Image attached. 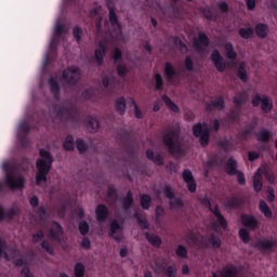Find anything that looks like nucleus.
<instances>
[{"instance_id":"f257e3e1","label":"nucleus","mask_w":277,"mask_h":277,"mask_svg":"<svg viewBox=\"0 0 277 277\" xmlns=\"http://www.w3.org/2000/svg\"><path fill=\"white\" fill-rule=\"evenodd\" d=\"M40 158L36 161L37 173H36V185L40 186L42 183H47L49 172L53 168V155L47 149H39Z\"/></svg>"},{"instance_id":"f03ea898","label":"nucleus","mask_w":277,"mask_h":277,"mask_svg":"<svg viewBox=\"0 0 277 277\" xmlns=\"http://www.w3.org/2000/svg\"><path fill=\"white\" fill-rule=\"evenodd\" d=\"M2 168L5 172V180L4 183L9 189L12 192L16 189H24L25 188V177L23 175L14 176V171L16 170V164L4 162Z\"/></svg>"},{"instance_id":"7ed1b4c3","label":"nucleus","mask_w":277,"mask_h":277,"mask_svg":"<svg viewBox=\"0 0 277 277\" xmlns=\"http://www.w3.org/2000/svg\"><path fill=\"white\" fill-rule=\"evenodd\" d=\"M179 137H181V129L179 128H171L168 133L162 135V144L168 148L170 155H181L183 153L181 145L174 141Z\"/></svg>"},{"instance_id":"20e7f679","label":"nucleus","mask_w":277,"mask_h":277,"mask_svg":"<svg viewBox=\"0 0 277 277\" xmlns=\"http://www.w3.org/2000/svg\"><path fill=\"white\" fill-rule=\"evenodd\" d=\"M54 114L61 122H79V114L72 105H55Z\"/></svg>"},{"instance_id":"39448f33","label":"nucleus","mask_w":277,"mask_h":277,"mask_svg":"<svg viewBox=\"0 0 277 277\" xmlns=\"http://www.w3.org/2000/svg\"><path fill=\"white\" fill-rule=\"evenodd\" d=\"M251 104L252 107H259L260 105V108L263 111V114H269L272 109H274V102L271 100L269 96L265 94L261 96V94L255 93L252 96Z\"/></svg>"},{"instance_id":"423d86ee","label":"nucleus","mask_w":277,"mask_h":277,"mask_svg":"<svg viewBox=\"0 0 277 277\" xmlns=\"http://www.w3.org/2000/svg\"><path fill=\"white\" fill-rule=\"evenodd\" d=\"M63 81L68 85V88H75L79 80L81 79V70L79 67L69 66L63 71Z\"/></svg>"},{"instance_id":"0eeeda50","label":"nucleus","mask_w":277,"mask_h":277,"mask_svg":"<svg viewBox=\"0 0 277 277\" xmlns=\"http://www.w3.org/2000/svg\"><path fill=\"white\" fill-rule=\"evenodd\" d=\"M193 135L199 137V143L203 148L209 146V141L211 140V130L207 127H202V123L198 122L193 126Z\"/></svg>"},{"instance_id":"6e6552de","label":"nucleus","mask_w":277,"mask_h":277,"mask_svg":"<svg viewBox=\"0 0 277 277\" xmlns=\"http://www.w3.org/2000/svg\"><path fill=\"white\" fill-rule=\"evenodd\" d=\"M31 131V127L29 126V122L23 121L18 126L17 135H18V142L19 146L22 148H29V133Z\"/></svg>"},{"instance_id":"1a4fd4ad","label":"nucleus","mask_w":277,"mask_h":277,"mask_svg":"<svg viewBox=\"0 0 277 277\" xmlns=\"http://www.w3.org/2000/svg\"><path fill=\"white\" fill-rule=\"evenodd\" d=\"M108 10V18L109 23L113 27V31L117 37L122 36V24H120V21L118 19V15L116 14V9L114 6L107 4Z\"/></svg>"},{"instance_id":"9d476101","label":"nucleus","mask_w":277,"mask_h":277,"mask_svg":"<svg viewBox=\"0 0 277 277\" xmlns=\"http://www.w3.org/2000/svg\"><path fill=\"white\" fill-rule=\"evenodd\" d=\"M210 44L209 37L205 32H199L198 36L193 40V47L198 53H202Z\"/></svg>"},{"instance_id":"9b49d317","label":"nucleus","mask_w":277,"mask_h":277,"mask_svg":"<svg viewBox=\"0 0 277 277\" xmlns=\"http://www.w3.org/2000/svg\"><path fill=\"white\" fill-rule=\"evenodd\" d=\"M209 211L213 213L214 217H216L219 222V225L215 223L212 224L213 228H217V226H220L221 228H223V230H226L228 228V221H226L222 212H220V207L215 206L214 208H212L211 203H209Z\"/></svg>"},{"instance_id":"f8f14e48","label":"nucleus","mask_w":277,"mask_h":277,"mask_svg":"<svg viewBox=\"0 0 277 277\" xmlns=\"http://www.w3.org/2000/svg\"><path fill=\"white\" fill-rule=\"evenodd\" d=\"M49 233L52 241H57V243L62 242V237H64V227H62V224L57 221L52 222Z\"/></svg>"},{"instance_id":"ddd939ff","label":"nucleus","mask_w":277,"mask_h":277,"mask_svg":"<svg viewBox=\"0 0 277 277\" xmlns=\"http://www.w3.org/2000/svg\"><path fill=\"white\" fill-rule=\"evenodd\" d=\"M108 236L113 237V239L117 241V243H120V241H122V225H120L117 220H114L110 223Z\"/></svg>"},{"instance_id":"4468645a","label":"nucleus","mask_w":277,"mask_h":277,"mask_svg":"<svg viewBox=\"0 0 277 277\" xmlns=\"http://www.w3.org/2000/svg\"><path fill=\"white\" fill-rule=\"evenodd\" d=\"M213 277H239V268L233 264H229L223 267L222 271L213 273Z\"/></svg>"},{"instance_id":"2eb2a0df","label":"nucleus","mask_w":277,"mask_h":277,"mask_svg":"<svg viewBox=\"0 0 277 277\" xmlns=\"http://www.w3.org/2000/svg\"><path fill=\"white\" fill-rule=\"evenodd\" d=\"M210 60L219 72H224V70H226V63H224V57L220 54V51L213 50Z\"/></svg>"},{"instance_id":"dca6fc26","label":"nucleus","mask_w":277,"mask_h":277,"mask_svg":"<svg viewBox=\"0 0 277 277\" xmlns=\"http://www.w3.org/2000/svg\"><path fill=\"white\" fill-rule=\"evenodd\" d=\"M179 76V72L176 71V67L172 65L170 62H166L163 66V77L168 83H172L174 81V78Z\"/></svg>"},{"instance_id":"f3484780","label":"nucleus","mask_w":277,"mask_h":277,"mask_svg":"<svg viewBox=\"0 0 277 277\" xmlns=\"http://www.w3.org/2000/svg\"><path fill=\"white\" fill-rule=\"evenodd\" d=\"M105 55H107V42L100 41L98 48L94 52V57L97 66H103V61L105 60Z\"/></svg>"},{"instance_id":"a211bd4d","label":"nucleus","mask_w":277,"mask_h":277,"mask_svg":"<svg viewBox=\"0 0 277 277\" xmlns=\"http://www.w3.org/2000/svg\"><path fill=\"white\" fill-rule=\"evenodd\" d=\"M95 217L101 224L107 222V217H109V209L107 206L103 203L97 205L95 208Z\"/></svg>"},{"instance_id":"6ab92c4d","label":"nucleus","mask_w":277,"mask_h":277,"mask_svg":"<svg viewBox=\"0 0 277 277\" xmlns=\"http://www.w3.org/2000/svg\"><path fill=\"white\" fill-rule=\"evenodd\" d=\"M241 222L246 228H249V230H256V228H259V220H256L254 215L242 214Z\"/></svg>"},{"instance_id":"aec40b11","label":"nucleus","mask_w":277,"mask_h":277,"mask_svg":"<svg viewBox=\"0 0 277 277\" xmlns=\"http://www.w3.org/2000/svg\"><path fill=\"white\" fill-rule=\"evenodd\" d=\"M277 246V240H259L254 248H256V250H260L261 252H266L267 250L271 251L272 249L276 248Z\"/></svg>"},{"instance_id":"412c9836","label":"nucleus","mask_w":277,"mask_h":277,"mask_svg":"<svg viewBox=\"0 0 277 277\" xmlns=\"http://www.w3.org/2000/svg\"><path fill=\"white\" fill-rule=\"evenodd\" d=\"M243 205V199L237 196H229L225 199V207L227 209H239Z\"/></svg>"},{"instance_id":"4be33fe9","label":"nucleus","mask_w":277,"mask_h":277,"mask_svg":"<svg viewBox=\"0 0 277 277\" xmlns=\"http://www.w3.org/2000/svg\"><path fill=\"white\" fill-rule=\"evenodd\" d=\"M255 137L258 142H261L262 144L269 143V140L274 137V133L265 128L261 129L256 134Z\"/></svg>"},{"instance_id":"5701e85b","label":"nucleus","mask_w":277,"mask_h":277,"mask_svg":"<svg viewBox=\"0 0 277 277\" xmlns=\"http://www.w3.org/2000/svg\"><path fill=\"white\" fill-rule=\"evenodd\" d=\"M247 101H248V94L246 92L236 94L233 97V103H234L235 109L237 111H241V107H242V105H246Z\"/></svg>"},{"instance_id":"b1692460","label":"nucleus","mask_w":277,"mask_h":277,"mask_svg":"<svg viewBox=\"0 0 277 277\" xmlns=\"http://www.w3.org/2000/svg\"><path fill=\"white\" fill-rule=\"evenodd\" d=\"M265 176L266 181H268V183H271L273 185V183H275L276 181V176H274V172L269 171V169H267V166L264 167H260L256 170V176Z\"/></svg>"},{"instance_id":"393cba45","label":"nucleus","mask_w":277,"mask_h":277,"mask_svg":"<svg viewBox=\"0 0 277 277\" xmlns=\"http://www.w3.org/2000/svg\"><path fill=\"white\" fill-rule=\"evenodd\" d=\"M145 239L153 246L154 248H161V245L163 243V240H161V237L150 234L146 232L145 234Z\"/></svg>"},{"instance_id":"a878e982","label":"nucleus","mask_w":277,"mask_h":277,"mask_svg":"<svg viewBox=\"0 0 277 277\" xmlns=\"http://www.w3.org/2000/svg\"><path fill=\"white\" fill-rule=\"evenodd\" d=\"M207 246L212 250H219V248H222V239L212 233L207 239Z\"/></svg>"},{"instance_id":"bb28decb","label":"nucleus","mask_w":277,"mask_h":277,"mask_svg":"<svg viewBox=\"0 0 277 277\" xmlns=\"http://www.w3.org/2000/svg\"><path fill=\"white\" fill-rule=\"evenodd\" d=\"M255 34L258 38L265 39L267 38V34H269V26L264 23H259L255 25Z\"/></svg>"},{"instance_id":"cd10ccee","label":"nucleus","mask_w":277,"mask_h":277,"mask_svg":"<svg viewBox=\"0 0 277 277\" xmlns=\"http://www.w3.org/2000/svg\"><path fill=\"white\" fill-rule=\"evenodd\" d=\"M115 109L117 114L120 116H124V111H127V100L124 96L118 97L115 102Z\"/></svg>"},{"instance_id":"c85d7f7f","label":"nucleus","mask_w":277,"mask_h":277,"mask_svg":"<svg viewBox=\"0 0 277 277\" xmlns=\"http://www.w3.org/2000/svg\"><path fill=\"white\" fill-rule=\"evenodd\" d=\"M50 92L53 94L54 98H60V82L56 78L51 77L49 79Z\"/></svg>"},{"instance_id":"c756f323","label":"nucleus","mask_w":277,"mask_h":277,"mask_svg":"<svg viewBox=\"0 0 277 277\" xmlns=\"http://www.w3.org/2000/svg\"><path fill=\"white\" fill-rule=\"evenodd\" d=\"M238 172L239 170H237V160H235L234 158H229L226 164V173L229 176H235Z\"/></svg>"},{"instance_id":"7c9ffc66","label":"nucleus","mask_w":277,"mask_h":277,"mask_svg":"<svg viewBox=\"0 0 277 277\" xmlns=\"http://www.w3.org/2000/svg\"><path fill=\"white\" fill-rule=\"evenodd\" d=\"M161 100L163 101L166 107H168V109H170L171 111H174V114H179V111H181V108H179V105L173 103V101H172V98H170V96L162 95Z\"/></svg>"},{"instance_id":"2f4dec72","label":"nucleus","mask_w":277,"mask_h":277,"mask_svg":"<svg viewBox=\"0 0 277 277\" xmlns=\"http://www.w3.org/2000/svg\"><path fill=\"white\" fill-rule=\"evenodd\" d=\"M87 129H89L90 133H96L98 131V120L93 117H87L85 119Z\"/></svg>"},{"instance_id":"473e14b6","label":"nucleus","mask_w":277,"mask_h":277,"mask_svg":"<svg viewBox=\"0 0 277 277\" xmlns=\"http://www.w3.org/2000/svg\"><path fill=\"white\" fill-rule=\"evenodd\" d=\"M140 202L142 209H144V211H148V209H150V205H153V198L148 194H141Z\"/></svg>"},{"instance_id":"72a5a7b5","label":"nucleus","mask_w":277,"mask_h":277,"mask_svg":"<svg viewBox=\"0 0 277 277\" xmlns=\"http://www.w3.org/2000/svg\"><path fill=\"white\" fill-rule=\"evenodd\" d=\"M238 36H240L242 40H250V38L254 37V28H252L251 26L247 28H239Z\"/></svg>"},{"instance_id":"f704fd0d","label":"nucleus","mask_w":277,"mask_h":277,"mask_svg":"<svg viewBox=\"0 0 277 277\" xmlns=\"http://www.w3.org/2000/svg\"><path fill=\"white\" fill-rule=\"evenodd\" d=\"M254 129H256V121H253L246 127V129L239 134L240 140H245V142H248V137H250Z\"/></svg>"},{"instance_id":"c9c22d12","label":"nucleus","mask_w":277,"mask_h":277,"mask_svg":"<svg viewBox=\"0 0 277 277\" xmlns=\"http://www.w3.org/2000/svg\"><path fill=\"white\" fill-rule=\"evenodd\" d=\"M259 209L261 211V213H263V215L267 219H272L274 213L272 212V209L269 208V206H267V202H265V200H260L259 202Z\"/></svg>"},{"instance_id":"e433bc0d","label":"nucleus","mask_w":277,"mask_h":277,"mask_svg":"<svg viewBox=\"0 0 277 277\" xmlns=\"http://www.w3.org/2000/svg\"><path fill=\"white\" fill-rule=\"evenodd\" d=\"M216 146H219L224 153H230V150H233V142L226 137L217 141Z\"/></svg>"},{"instance_id":"4c0bfd02","label":"nucleus","mask_w":277,"mask_h":277,"mask_svg":"<svg viewBox=\"0 0 277 277\" xmlns=\"http://www.w3.org/2000/svg\"><path fill=\"white\" fill-rule=\"evenodd\" d=\"M237 77L242 83H248V72H246V63H240L237 69Z\"/></svg>"},{"instance_id":"58836bf2","label":"nucleus","mask_w":277,"mask_h":277,"mask_svg":"<svg viewBox=\"0 0 277 277\" xmlns=\"http://www.w3.org/2000/svg\"><path fill=\"white\" fill-rule=\"evenodd\" d=\"M225 55L227 60H237V52H235V48L233 47V43L227 42L225 43Z\"/></svg>"},{"instance_id":"ea45409f","label":"nucleus","mask_w":277,"mask_h":277,"mask_svg":"<svg viewBox=\"0 0 277 277\" xmlns=\"http://www.w3.org/2000/svg\"><path fill=\"white\" fill-rule=\"evenodd\" d=\"M122 207L124 211H129V209L133 207V193H131V190H129L127 196L123 198Z\"/></svg>"},{"instance_id":"a19ab883","label":"nucleus","mask_w":277,"mask_h":277,"mask_svg":"<svg viewBox=\"0 0 277 277\" xmlns=\"http://www.w3.org/2000/svg\"><path fill=\"white\" fill-rule=\"evenodd\" d=\"M212 104L214 105V108L217 109V111H222L224 107H226V102L224 101V96L219 95L213 101Z\"/></svg>"},{"instance_id":"79ce46f5","label":"nucleus","mask_w":277,"mask_h":277,"mask_svg":"<svg viewBox=\"0 0 277 277\" xmlns=\"http://www.w3.org/2000/svg\"><path fill=\"white\" fill-rule=\"evenodd\" d=\"M63 148L68 151L75 150V137L72 135H67L63 144Z\"/></svg>"},{"instance_id":"37998d69","label":"nucleus","mask_w":277,"mask_h":277,"mask_svg":"<svg viewBox=\"0 0 277 277\" xmlns=\"http://www.w3.org/2000/svg\"><path fill=\"white\" fill-rule=\"evenodd\" d=\"M76 148L80 155H83V153H88V143L83 141V138H77L76 140Z\"/></svg>"},{"instance_id":"c03bdc74","label":"nucleus","mask_w":277,"mask_h":277,"mask_svg":"<svg viewBox=\"0 0 277 277\" xmlns=\"http://www.w3.org/2000/svg\"><path fill=\"white\" fill-rule=\"evenodd\" d=\"M253 188H254V192L256 193L263 189V177L261 175H256V172L253 176Z\"/></svg>"},{"instance_id":"a18cd8bd","label":"nucleus","mask_w":277,"mask_h":277,"mask_svg":"<svg viewBox=\"0 0 277 277\" xmlns=\"http://www.w3.org/2000/svg\"><path fill=\"white\" fill-rule=\"evenodd\" d=\"M74 274L76 277L85 276V265H83V263H81V262L76 263V265L74 267Z\"/></svg>"},{"instance_id":"49530a36","label":"nucleus","mask_w":277,"mask_h":277,"mask_svg":"<svg viewBox=\"0 0 277 277\" xmlns=\"http://www.w3.org/2000/svg\"><path fill=\"white\" fill-rule=\"evenodd\" d=\"M78 230H79L80 235L85 237V235H88V233H90V224H88L87 221H80L78 223Z\"/></svg>"},{"instance_id":"de8ad7c7","label":"nucleus","mask_w":277,"mask_h":277,"mask_svg":"<svg viewBox=\"0 0 277 277\" xmlns=\"http://www.w3.org/2000/svg\"><path fill=\"white\" fill-rule=\"evenodd\" d=\"M57 44H60V39L53 37L50 42V55L57 57Z\"/></svg>"},{"instance_id":"09e8293b","label":"nucleus","mask_w":277,"mask_h":277,"mask_svg":"<svg viewBox=\"0 0 277 277\" xmlns=\"http://www.w3.org/2000/svg\"><path fill=\"white\" fill-rule=\"evenodd\" d=\"M169 207L170 209H183V199L173 197V199L169 201Z\"/></svg>"},{"instance_id":"8fccbe9b","label":"nucleus","mask_w":277,"mask_h":277,"mask_svg":"<svg viewBox=\"0 0 277 277\" xmlns=\"http://www.w3.org/2000/svg\"><path fill=\"white\" fill-rule=\"evenodd\" d=\"M72 36H74L77 44H81V38L83 37V29H81V27H79V26L74 27Z\"/></svg>"},{"instance_id":"3c124183","label":"nucleus","mask_w":277,"mask_h":277,"mask_svg":"<svg viewBox=\"0 0 277 277\" xmlns=\"http://www.w3.org/2000/svg\"><path fill=\"white\" fill-rule=\"evenodd\" d=\"M238 235L241 241H243L245 243H250V232H248V229L240 228Z\"/></svg>"},{"instance_id":"603ef678","label":"nucleus","mask_w":277,"mask_h":277,"mask_svg":"<svg viewBox=\"0 0 277 277\" xmlns=\"http://www.w3.org/2000/svg\"><path fill=\"white\" fill-rule=\"evenodd\" d=\"M155 90L161 91L163 90V77H161V74H155Z\"/></svg>"},{"instance_id":"864d4df0","label":"nucleus","mask_w":277,"mask_h":277,"mask_svg":"<svg viewBox=\"0 0 277 277\" xmlns=\"http://www.w3.org/2000/svg\"><path fill=\"white\" fill-rule=\"evenodd\" d=\"M41 248L45 250V252L50 254V256H55V250L53 249V247H51V243L49 241L43 240L41 242Z\"/></svg>"},{"instance_id":"5fc2aeb1","label":"nucleus","mask_w":277,"mask_h":277,"mask_svg":"<svg viewBox=\"0 0 277 277\" xmlns=\"http://www.w3.org/2000/svg\"><path fill=\"white\" fill-rule=\"evenodd\" d=\"M176 256L180 259H187V248L183 245H179L177 249L175 250Z\"/></svg>"},{"instance_id":"6e6d98bb","label":"nucleus","mask_w":277,"mask_h":277,"mask_svg":"<svg viewBox=\"0 0 277 277\" xmlns=\"http://www.w3.org/2000/svg\"><path fill=\"white\" fill-rule=\"evenodd\" d=\"M63 34H66V28L64 27V25L57 24L54 29V38L60 40Z\"/></svg>"},{"instance_id":"4d7b16f0","label":"nucleus","mask_w":277,"mask_h":277,"mask_svg":"<svg viewBox=\"0 0 277 277\" xmlns=\"http://www.w3.org/2000/svg\"><path fill=\"white\" fill-rule=\"evenodd\" d=\"M199 12L207 18V21H213V12H211V9L201 6Z\"/></svg>"},{"instance_id":"13d9d810","label":"nucleus","mask_w":277,"mask_h":277,"mask_svg":"<svg viewBox=\"0 0 277 277\" xmlns=\"http://www.w3.org/2000/svg\"><path fill=\"white\" fill-rule=\"evenodd\" d=\"M182 179L184 182L186 183H189L190 181H194V174L192 173V170L189 169H185L183 172H182Z\"/></svg>"},{"instance_id":"bf43d9fd","label":"nucleus","mask_w":277,"mask_h":277,"mask_svg":"<svg viewBox=\"0 0 277 277\" xmlns=\"http://www.w3.org/2000/svg\"><path fill=\"white\" fill-rule=\"evenodd\" d=\"M163 195L166 196V198H168L169 200H173L174 199V190H172V186L170 185H164L163 187Z\"/></svg>"},{"instance_id":"052dcab7","label":"nucleus","mask_w":277,"mask_h":277,"mask_svg":"<svg viewBox=\"0 0 277 277\" xmlns=\"http://www.w3.org/2000/svg\"><path fill=\"white\" fill-rule=\"evenodd\" d=\"M134 217L137 219V223L138 226H141V228H143V230H148V221H146V219H141L140 213H135Z\"/></svg>"},{"instance_id":"680f3d73","label":"nucleus","mask_w":277,"mask_h":277,"mask_svg":"<svg viewBox=\"0 0 277 277\" xmlns=\"http://www.w3.org/2000/svg\"><path fill=\"white\" fill-rule=\"evenodd\" d=\"M117 74L119 77H124L126 75L129 74V69L127 68V65L119 63L117 65Z\"/></svg>"},{"instance_id":"e2e57ef3","label":"nucleus","mask_w":277,"mask_h":277,"mask_svg":"<svg viewBox=\"0 0 277 277\" xmlns=\"http://www.w3.org/2000/svg\"><path fill=\"white\" fill-rule=\"evenodd\" d=\"M240 113L239 110H230V114L228 115V120L234 124V122L239 121L240 118Z\"/></svg>"},{"instance_id":"0e129e2a","label":"nucleus","mask_w":277,"mask_h":277,"mask_svg":"<svg viewBox=\"0 0 277 277\" xmlns=\"http://www.w3.org/2000/svg\"><path fill=\"white\" fill-rule=\"evenodd\" d=\"M113 60H114L115 64H118V62H122V51L120 49H118V48L114 49Z\"/></svg>"},{"instance_id":"69168bd1","label":"nucleus","mask_w":277,"mask_h":277,"mask_svg":"<svg viewBox=\"0 0 277 277\" xmlns=\"http://www.w3.org/2000/svg\"><path fill=\"white\" fill-rule=\"evenodd\" d=\"M184 66L188 72H192V70H194V61L192 60V56L185 57Z\"/></svg>"},{"instance_id":"338daca9","label":"nucleus","mask_w":277,"mask_h":277,"mask_svg":"<svg viewBox=\"0 0 277 277\" xmlns=\"http://www.w3.org/2000/svg\"><path fill=\"white\" fill-rule=\"evenodd\" d=\"M107 196L113 200H118V190L114 186H108Z\"/></svg>"},{"instance_id":"774afa93","label":"nucleus","mask_w":277,"mask_h":277,"mask_svg":"<svg viewBox=\"0 0 277 277\" xmlns=\"http://www.w3.org/2000/svg\"><path fill=\"white\" fill-rule=\"evenodd\" d=\"M176 267L173 265L168 266L166 271L167 277H176Z\"/></svg>"}]
</instances>
